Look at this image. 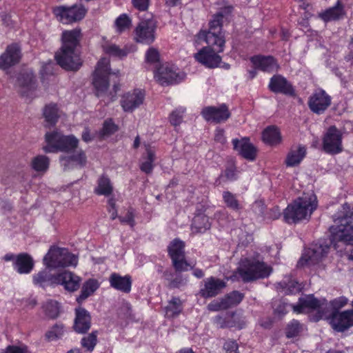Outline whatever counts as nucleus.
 Instances as JSON below:
<instances>
[{"instance_id":"f257e3e1","label":"nucleus","mask_w":353,"mask_h":353,"mask_svg":"<svg viewBox=\"0 0 353 353\" xmlns=\"http://www.w3.org/2000/svg\"><path fill=\"white\" fill-rule=\"evenodd\" d=\"M232 6H226L213 15L209 21L208 30L201 29L196 34V41H205L208 46L203 47L194 54V58L205 66L214 68L219 65L221 57L218 54L223 52L225 38L223 31V21L232 12Z\"/></svg>"},{"instance_id":"f03ea898","label":"nucleus","mask_w":353,"mask_h":353,"mask_svg":"<svg viewBox=\"0 0 353 353\" xmlns=\"http://www.w3.org/2000/svg\"><path fill=\"white\" fill-rule=\"evenodd\" d=\"M62 46L55 54L57 63L68 70H77L81 65L77 46L79 43L80 30L74 29L62 33Z\"/></svg>"},{"instance_id":"7ed1b4c3","label":"nucleus","mask_w":353,"mask_h":353,"mask_svg":"<svg viewBox=\"0 0 353 353\" xmlns=\"http://www.w3.org/2000/svg\"><path fill=\"white\" fill-rule=\"evenodd\" d=\"M316 208L314 194L304 195L288 205L283 212V218L288 223H296L310 217Z\"/></svg>"},{"instance_id":"20e7f679","label":"nucleus","mask_w":353,"mask_h":353,"mask_svg":"<svg viewBox=\"0 0 353 353\" xmlns=\"http://www.w3.org/2000/svg\"><path fill=\"white\" fill-rule=\"evenodd\" d=\"M271 272V267L263 261L256 259L246 258L241 261L234 276L248 283L268 277Z\"/></svg>"},{"instance_id":"39448f33","label":"nucleus","mask_w":353,"mask_h":353,"mask_svg":"<svg viewBox=\"0 0 353 353\" xmlns=\"http://www.w3.org/2000/svg\"><path fill=\"white\" fill-rule=\"evenodd\" d=\"M45 138L47 145L43 147V150L46 152H71L79 143V140L74 135L65 136L58 131L47 132Z\"/></svg>"},{"instance_id":"423d86ee","label":"nucleus","mask_w":353,"mask_h":353,"mask_svg":"<svg viewBox=\"0 0 353 353\" xmlns=\"http://www.w3.org/2000/svg\"><path fill=\"white\" fill-rule=\"evenodd\" d=\"M43 263L46 267L50 268L76 267L78 263V258L65 248L53 246L44 256Z\"/></svg>"},{"instance_id":"0eeeda50","label":"nucleus","mask_w":353,"mask_h":353,"mask_svg":"<svg viewBox=\"0 0 353 353\" xmlns=\"http://www.w3.org/2000/svg\"><path fill=\"white\" fill-rule=\"evenodd\" d=\"M109 74L110 61L107 58H102L97 63L92 80V83L96 89V94L98 97L106 94V90L109 86Z\"/></svg>"},{"instance_id":"6e6552de","label":"nucleus","mask_w":353,"mask_h":353,"mask_svg":"<svg viewBox=\"0 0 353 353\" xmlns=\"http://www.w3.org/2000/svg\"><path fill=\"white\" fill-rule=\"evenodd\" d=\"M343 134L336 126L328 128L322 139V147L325 152L330 154H336L343 151Z\"/></svg>"},{"instance_id":"1a4fd4ad","label":"nucleus","mask_w":353,"mask_h":353,"mask_svg":"<svg viewBox=\"0 0 353 353\" xmlns=\"http://www.w3.org/2000/svg\"><path fill=\"white\" fill-rule=\"evenodd\" d=\"M15 88L19 94L26 100L36 97V78L32 72L21 73L17 77Z\"/></svg>"},{"instance_id":"9d476101","label":"nucleus","mask_w":353,"mask_h":353,"mask_svg":"<svg viewBox=\"0 0 353 353\" xmlns=\"http://www.w3.org/2000/svg\"><path fill=\"white\" fill-rule=\"evenodd\" d=\"M87 10L81 5H73L70 7L58 6L53 9L56 17L63 23H70L81 20Z\"/></svg>"},{"instance_id":"9b49d317","label":"nucleus","mask_w":353,"mask_h":353,"mask_svg":"<svg viewBox=\"0 0 353 353\" xmlns=\"http://www.w3.org/2000/svg\"><path fill=\"white\" fill-rule=\"evenodd\" d=\"M154 77L160 84L164 85L180 82L185 74L174 67L163 65L154 71Z\"/></svg>"},{"instance_id":"f8f14e48","label":"nucleus","mask_w":353,"mask_h":353,"mask_svg":"<svg viewBox=\"0 0 353 353\" xmlns=\"http://www.w3.org/2000/svg\"><path fill=\"white\" fill-rule=\"evenodd\" d=\"M330 247L327 244L315 243L309 248L298 262V266L306 264H315L324 257L329 251Z\"/></svg>"},{"instance_id":"ddd939ff","label":"nucleus","mask_w":353,"mask_h":353,"mask_svg":"<svg viewBox=\"0 0 353 353\" xmlns=\"http://www.w3.org/2000/svg\"><path fill=\"white\" fill-rule=\"evenodd\" d=\"M156 23L152 19L141 21L135 29L134 39L137 42L150 44L155 39Z\"/></svg>"},{"instance_id":"4468645a","label":"nucleus","mask_w":353,"mask_h":353,"mask_svg":"<svg viewBox=\"0 0 353 353\" xmlns=\"http://www.w3.org/2000/svg\"><path fill=\"white\" fill-rule=\"evenodd\" d=\"M327 305L325 299L319 300L314 298L313 295H304L299 299V302L296 305H292V307L294 312L297 314L305 312L307 310H322L326 308Z\"/></svg>"},{"instance_id":"2eb2a0df","label":"nucleus","mask_w":353,"mask_h":353,"mask_svg":"<svg viewBox=\"0 0 353 353\" xmlns=\"http://www.w3.org/2000/svg\"><path fill=\"white\" fill-rule=\"evenodd\" d=\"M145 93L139 89H134L123 94L120 100V105L125 112H132L143 104Z\"/></svg>"},{"instance_id":"dca6fc26","label":"nucleus","mask_w":353,"mask_h":353,"mask_svg":"<svg viewBox=\"0 0 353 353\" xmlns=\"http://www.w3.org/2000/svg\"><path fill=\"white\" fill-rule=\"evenodd\" d=\"M331 232V243L337 248V243L353 245V225H333L330 228Z\"/></svg>"},{"instance_id":"f3484780","label":"nucleus","mask_w":353,"mask_h":353,"mask_svg":"<svg viewBox=\"0 0 353 353\" xmlns=\"http://www.w3.org/2000/svg\"><path fill=\"white\" fill-rule=\"evenodd\" d=\"M201 115L208 122L219 123L224 122L230 117V112L225 104L219 106H207L202 109Z\"/></svg>"},{"instance_id":"a211bd4d","label":"nucleus","mask_w":353,"mask_h":353,"mask_svg":"<svg viewBox=\"0 0 353 353\" xmlns=\"http://www.w3.org/2000/svg\"><path fill=\"white\" fill-rule=\"evenodd\" d=\"M21 58V48L17 43L7 46L5 52L0 56V69L8 70L19 63Z\"/></svg>"},{"instance_id":"6ab92c4d","label":"nucleus","mask_w":353,"mask_h":353,"mask_svg":"<svg viewBox=\"0 0 353 353\" xmlns=\"http://www.w3.org/2000/svg\"><path fill=\"white\" fill-rule=\"evenodd\" d=\"M331 97L323 90H319L310 97L308 105L314 113L320 114L330 105Z\"/></svg>"},{"instance_id":"aec40b11","label":"nucleus","mask_w":353,"mask_h":353,"mask_svg":"<svg viewBox=\"0 0 353 353\" xmlns=\"http://www.w3.org/2000/svg\"><path fill=\"white\" fill-rule=\"evenodd\" d=\"M332 328L338 332H343L353 326V310L342 312H334L330 319Z\"/></svg>"},{"instance_id":"412c9836","label":"nucleus","mask_w":353,"mask_h":353,"mask_svg":"<svg viewBox=\"0 0 353 353\" xmlns=\"http://www.w3.org/2000/svg\"><path fill=\"white\" fill-rule=\"evenodd\" d=\"M203 286L199 290V294L203 298L216 296L226 286L224 281L213 276L203 280Z\"/></svg>"},{"instance_id":"4be33fe9","label":"nucleus","mask_w":353,"mask_h":353,"mask_svg":"<svg viewBox=\"0 0 353 353\" xmlns=\"http://www.w3.org/2000/svg\"><path fill=\"white\" fill-rule=\"evenodd\" d=\"M91 326V316L90 313L84 308L75 309V319L74 323V330L79 334L88 332Z\"/></svg>"},{"instance_id":"5701e85b","label":"nucleus","mask_w":353,"mask_h":353,"mask_svg":"<svg viewBox=\"0 0 353 353\" xmlns=\"http://www.w3.org/2000/svg\"><path fill=\"white\" fill-rule=\"evenodd\" d=\"M269 88L276 93H282L286 95L294 96V90L290 82L281 75L273 76L269 83Z\"/></svg>"},{"instance_id":"b1692460","label":"nucleus","mask_w":353,"mask_h":353,"mask_svg":"<svg viewBox=\"0 0 353 353\" xmlns=\"http://www.w3.org/2000/svg\"><path fill=\"white\" fill-rule=\"evenodd\" d=\"M234 149L245 159L253 161L256 158V150L255 147L250 142L248 138H243L241 140L234 139L232 140Z\"/></svg>"},{"instance_id":"393cba45","label":"nucleus","mask_w":353,"mask_h":353,"mask_svg":"<svg viewBox=\"0 0 353 353\" xmlns=\"http://www.w3.org/2000/svg\"><path fill=\"white\" fill-rule=\"evenodd\" d=\"M56 285H61L64 288L70 292L76 291L80 285V278L69 271L57 274Z\"/></svg>"},{"instance_id":"a878e982","label":"nucleus","mask_w":353,"mask_h":353,"mask_svg":"<svg viewBox=\"0 0 353 353\" xmlns=\"http://www.w3.org/2000/svg\"><path fill=\"white\" fill-rule=\"evenodd\" d=\"M250 61L256 69L265 72H273L279 68L276 61L271 56H254Z\"/></svg>"},{"instance_id":"bb28decb","label":"nucleus","mask_w":353,"mask_h":353,"mask_svg":"<svg viewBox=\"0 0 353 353\" xmlns=\"http://www.w3.org/2000/svg\"><path fill=\"white\" fill-rule=\"evenodd\" d=\"M110 285L117 290L128 293L131 290L132 281L128 275L121 276L117 273H113L110 276Z\"/></svg>"},{"instance_id":"cd10ccee","label":"nucleus","mask_w":353,"mask_h":353,"mask_svg":"<svg viewBox=\"0 0 353 353\" xmlns=\"http://www.w3.org/2000/svg\"><path fill=\"white\" fill-rule=\"evenodd\" d=\"M333 219L337 225H350L353 221V205L345 203L341 210L334 215Z\"/></svg>"},{"instance_id":"c85d7f7f","label":"nucleus","mask_w":353,"mask_h":353,"mask_svg":"<svg viewBox=\"0 0 353 353\" xmlns=\"http://www.w3.org/2000/svg\"><path fill=\"white\" fill-rule=\"evenodd\" d=\"M57 281V274H52L47 270L41 271L32 277L33 283L43 288L56 285Z\"/></svg>"},{"instance_id":"c756f323","label":"nucleus","mask_w":353,"mask_h":353,"mask_svg":"<svg viewBox=\"0 0 353 353\" xmlns=\"http://www.w3.org/2000/svg\"><path fill=\"white\" fill-rule=\"evenodd\" d=\"M14 265L19 274H28L33 269L34 263L30 255L23 253L17 256Z\"/></svg>"},{"instance_id":"7c9ffc66","label":"nucleus","mask_w":353,"mask_h":353,"mask_svg":"<svg viewBox=\"0 0 353 353\" xmlns=\"http://www.w3.org/2000/svg\"><path fill=\"white\" fill-rule=\"evenodd\" d=\"M60 161L64 170L69 169L72 167L74 164L82 167L85 165L86 157L84 152L80 150L75 155L71 157H61Z\"/></svg>"},{"instance_id":"2f4dec72","label":"nucleus","mask_w":353,"mask_h":353,"mask_svg":"<svg viewBox=\"0 0 353 353\" xmlns=\"http://www.w3.org/2000/svg\"><path fill=\"white\" fill-rule=\"evenodd\" d=\"M306 154V148L299 145L296 150H291L288 154L285 164L288 167H294L299 165Z\"/></svg>"},{"instance_id":"473e14b6","label":"nucleus","mask_w":353,"mask_h":353,"mask_svg":"<svg viewBox=\"0 0 353 353\" xmlns=\"http://www.w3.org/2000/svg\"><path fill=\"white\" fill-rule=\"evenodd\" d=\"M262 139L265 143L274 145L281 143V136L276 127L269 126L263 131Z\"/></svg>"},{"instance_id":"72a5a7b5","label":"nucleus","mask_w":353,"mask_h":353,"mask_svg":"<svg viewBox=\"0 0 353 353\" xmlns=\"http://www.w3.org/2000/svg\"><path fill=\"white\" fill-rule=\"evenodd\" d=\"M344 14L343 6L338 1L335 6L320 13L319 16L324 21H330L342 18Z\"/></svg>"},{"instance_id":"f704fd0d","label":"nucleus","mask_w":353,"mask_h":353,"mask_svg":"<svg viewBox=\"0 0 353 353\" xmlns=\"http://www.w3.org/2000/svg\"><path fill=\"white\" fill-rule=\"evenodd\" d=\"M209 218L204 214H199L193 219L191 230L193 233H202L210 229Z\"/></svg>"},{"instance_id":"c9c22d12","label":"nucleus","mask_w":353,"mask_h":353,"mask_svg":"<svg viewBox=\"0 0 353 353\" xmlns=\"http://www.w3.org/2000/svg\"><path fill=\"white\" fill-rule=\"evenodd\" d=\"M276 289L285 294H292L299 292L301 290V286L296 281L288 279L277 283Z\"/></svg>"},{"instance_id":"e433bc0d","label":"nucleus","mask_w":353,"mask_h":353,"mask_svg":"<svg viewBox=\"0 0 353 353\" xmlns=\"http://www.w3.org/2000/svg\"><path fill=\"white\" fill-rule=\"evenodd\" d=\"M183 310L182 302L178 297H172L165 307V316L168 318L177 316Z\"/></svg>"},{"instance_id":"4c0bfd02","label":"nucleus","mask_w":353,"mask_h":353,"mask_svg":"<svg viewBox=\"0 0 353 353\" xmlns=\"http://www.w3.org/2000/svg\"><path fill=\"white\" fill-rule=\"evenodd\" d=\"M113 188L110 179L104 175L101 176L97 181V186L94 189V192L98 195H110L112 192Z\"/></svg>"},{"instance_id":"58836bf2","label":"nucleus","mask_w":353,"mask_h":353,"mask_svg":"<svg viewBox=\"0 0 353 353\" xmlns=\"http://www.w3.org/2000/svg\"><path fill=\"white\" fill-rule=\"evenodd\" d=\"M42 309L46 315L50 319L57 318L60 312V306L57 301L48 299L42 305Z\"/></svg>"},{"instance_id":"ea45409f","label":"nucleus","mask_w":353,"mask_h":353,"mask_svg":"<svg viewBox=\"0 0 353 353\" xmlns=\"http://www.w3.org/2000/svg\"><path fill=\"white\" fill-rule=\"evenodd\" d=\"M169 255L172 260L184 256V243L179 239H174L168 247Z\"/></svg>"},{"instance_id":"a19ab883","label":"nucleus","mask_w":353,"mask_h":353,"mask_svg":"<svg viewBox=\"0 0 353 353\" xmlns=\"http://www.w3.org/2000/svg\"><path fill=\"white\" fill-rule=\"evenodd\" d=\"M43 116L49 125H54L59 118V109L56 104L47 105L43 110Z\"/></svg>"},{"instance_id":"79ce46f5","label":"nucleus","mask_w":353,"mask_h":353,"mask_svg":"<svg viewBox=\"0 0 353 353\" xmlns=\"http://www.w3.org/2000/svg\"><path fill=\"white\" fill-rule=\"evenodd\" d=\"M99 288V284L97 281L90 279L83 285L81 294L77 297V301L79 303L86 299L90 296L97 289Z\"/></svg>"},{"instance_id":"37998d69","label":"nucleus","mask_w":353,"mask_h":353,"mask_svg":"<svg viewBox=\"0 0 353 353\" xmlns=\"http://www.w3.org/2000/svg\"><path fill=\"white\" fill-rule=\"evenodd\" d=\"M223 200L226 206L234 211L237 212L242 209V205L236 196L229 191L223 192Z\"/></svg>"},{"instance_id":"c03bdc74","label":"nucleus","mask_w":353,"mask_h":353,"mask_svg":"<svg viewBox=\"0 0 353 353\" xmlns=\"http://www.w3.org/2000/svg\"><path fill=\"white\" fill-rule=\"evenodd\" d=\"M31 166L37 172H46L49 167V159L44 155H39L32 159Z\"/></svg>"},{"instance_id":"a18cd8bd","label":"nucleus","mask_w":353,"mask_h":353,"mask_svg":"<svg viewBox=\"0 0 353 353\" xmlns=\"http://www.w3.org/2000/svg\"><path fill=\"white\" fill-rule=\"evenodd\" d=\"M102 48L103 52L110 56L122 58L125 57L128 54V52L126 50L120 48L118 46L115 44L110 43L108 42L104 43Z\"/></svg>"},{"instance_id":"49530a36","label":"nucleus","mask_w":353,"mask_h":353,"mask_svg":"<svg viewBox=\"0 0 353 353\" xmlns=\"http://www.w3.org/2000/svg\"><path fill=\"white\" fill-rule=\"evenodd\" d=\"M244 297L243 294L238 292L233 291L225 296L223 300L226 306V308H229L239 304Z\"/></svg>"},{"instance_id":"de8ad7c7","label":"nucleus","mask_w":353,"mask_h":353,"mask_svg":"<svg viewBox=\"0 0 353 353\" xmlns=\"http://www.w3.org/2000/svg\"><path fill=\"white\" fill-rule=\"evenodd\" d=\"M147 157L144 159V161L141 163L140 168L141 171L144 172L146 174H149L152 172L154 165L153 163L155 160V154L154 152L150 150V148H147Z\"/></svg>"},{"instance_id":"09e8293b","label":"nucleus","mask_w":353,"mask_h":353,"mask_svg":"<svg viewBox=\"0 0 353 353\" xmlns=\"http://www.w3.org/2000/svg\"><path fill=\"white\" fill-rule=\"evenodd\" d=\"M185 108L179 107L173 110L169 116L170 123L174 126H179L183 121V114L185 112Z\"/></svg>"},{"instance_id":"8fccbe9b","label":"nucleus","mask_w":353,"mask_h":353,"mask_svg":"<svg viewBox=\"0 0 353 353\" xmlns=\"http://www.w3.org/2000/svg\"><path fill=\"white\" fill-rule=\"evenodd\" d=\"M97 342V332H92L88 336L82 338L81 344V346L86 349L88 351H92Z\"/></svg>"},{"instance_id":"3c124183","label":"nucleus","mask_w":353,"mask_h":353,"mask_svg":"<svg viewBox=\"0 0 353 353\" xmlns=\"http://www.w3.org/2000/svg\"><path fill=\"white\" fill-rule=\"evenodd\" d=\"M114 24L117 32L121 33L130 28L131 20L125 14H123L116 19Z\"/></svg>"},{"instance_id":"603ef678","label":"nucleus","mask_w":353,"mask_h":353,"mask_svg":"<svg viewBox=\"0 0 353 353\" xmlns=\"http://www.w3.org/2000/svg\"><path fill=\"white\" fill-rule=\"evenodd\" d=\"M64 333V326L62 324H56L46 334L48 340L54 341L61 338Z\"/></svg>"},{"instance_id":"864d4df0","label":"nucleus","mask_w":353,"mask_h":353,"mask_svg":"<svg viewBox=\"0 0 353 353\" xmlns=\"http://www.w3.org/2000/svg\"><path fill=\"white\" fill-rule=\"evenodd\" d=\"M301 330L299 322L296 320H292L286 327V336L288 338H293L296 336Z\"/></svg>"},{"instance_id":"5fc2aeb1","label":"nucleus","mask_w":353,"mask_h":353,"mask_svg":"<svg viewBox=\"0 0 353 353\" xmlns=\"http://www.w3.org/2000/svg\"><path fill=\"white\" fill-rule=\"evenodd\" d=\"M145 61L150 64L157 65L159 61V52L154 48H150L145 53Z\"/></svg>"},{"instance_id":"6e6d98bb","label":"nucleus","mask_w":353,"mask_h":353,"mask_svg":"<svg viewBox=\"0 0 353 353\" xmlns=\"http://www.w3.org/2000/svg\"><path fill=\"white\" fill-rule=\"evenodd\" d=\"M273 310L275 315L283 316L288 312V305L281 300H275L273 302Z\"/></svg>"},{"instance_id":"4d7b16f0","label":"nucleus","mask_w":353,"mask_h":353,"mask_svg":"<svg viewBox=\"0 0 353 353\" xmlns=\"http://www.w3.org/2000/svg\"><path fill=\"white\" fill-rule=\"evenodd\" d=\"M118 130V127L112 120L105 121L100 132L102 137L110 135Z\"/></svg>"},{"instance_id":"13d9d810","label":"nucleus","mask_w":353,"mask_h":353,"mask_svg":"<svg viewBox=\"0 0 353 353\" xmlns=\"http://www.w3.org/2000/svg\"><path fill=\"white\" fill-rule=\"evenodd\" d=\"M172 263L175 270L178 272L187 271L190 266V265L185 261L184 256L176 260H172Z\"/></svg>"},{"instance_id":"bf43d9fd","label":"nucleus","mask_w":353,"mask_h":353,"mask_svg":"<svg viewBox=\"0 0 353 353\" xmlns=\"http://www.w3.org/2000/svg\"><path fill=\"white\" fill-rule=\"evenodd\" d=\"M208 309L210 311L216 312L221 310H225L226 306L223 299L220 301H214L208 305Z\"/></svg>"},{"instance_id":"052dcab7","label":"nucleus","mask_w":353,"mask_h":353,"mask_svg":"<svg viewBox=\"0 0 353 353\" xmlns=\"http://www.w3.org/2000/svg\"><path fill=\"white\" fill-rule=\"evenodd\" d=\"M348 302V299L345 296H340L339 298H336L334 300H332L330 302V305L334 310H339L345 305H347Z\"/></svg>"},{"instance_id":"680f3d73","label":"nucleus","mask_w":353,"mask_h":353,"mask_svg":"<svg viewBox=\"0 0 353 353\" xmlns=\"http://www.w3.org/2000/svg\"><path fill=\"white\" fill-rule=\"evenodd\" d=\"M119 220L121 223H127L130 225L132 228H133L135 224L134 215L131 209L128 210L125 216L119 217Z\"/></svg>"},{"instance_id":"e2e57ef3","label":"nucleus","mask_w":353,"mask_h":353,"mask_svg":"<svg viewBox=\"0 0 353 353\" xmlns=\"http://www.w3.org/2000/svg\"><path fill=\"white\" fill-rule=\"evenodd\" d=\"M223 348L226 353H239L238 344L234 341H228L224 343Z\"/></svg>"},{"instance_id":"0e129e2a","label":"nucleus","mask_w":353,"mask_h":353,"mask_svg":"<svg viewBox=\"0 0 353 353\" xmlns=\"http://www.w3.org/2000/svg\"><path fill=\"white\" fill-rule=\"evenodd\" d=\"M132 3L139 11H145L148 8L150 0H132Z\"/></svg>"},{"instance_id":"69168bd1","label":"nucleus","mask_w":353,"mask_h":353,"mask_svg":"<svg viewBox=\"0 0 353 353\" xmlns=\"http://www.w3.org/2000/svg\"><path fill=\"white\" fill-rule=\"evenodd\" d=\"M4 353H28V349L26 346L9 345L6 347Z\"/></svg>"},{"instance_id":"338daca9","label":"nucleus","mask_w":353,"mask_h":353,"mask_svg":"<svg viewBox=\"0 0 353 353\" xmlns=\"http://www.w3.org/2000/svg\"><path fill=\"white\" fill-rule=\"evenodd\" d=\"M214 140L217 142L222 143V144L225 143L226 139L225 137L224 130L223 129L217 128L215 130Z\"/></svg>"},{"instance_id":"774afa93","label":"nucleus","mask_w":353,"mask_h":353,"mask_svg":"<svg viewBox=\"0 0 353 353\" xmlns=\"http://www.w3.org/2000/svg\"><path fill=\"white\" fill-rule=\"evenodd\" d=\"M225 176L228 180H235L236 179L235 168L233 167L227 168L225 171Z\"/></svg>"}]
</instances>
